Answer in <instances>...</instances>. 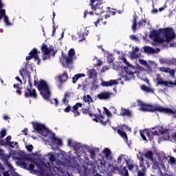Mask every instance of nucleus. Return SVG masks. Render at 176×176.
<instances>
[{
	"instance_id": "nucleus-1",
	"label": "nucleus",
	"mask_w": 176,
	"mask_h": 176,
	"mask_svg": "<svg viewBox=\"0 0 176 176\" xmlns=\"http://www.w3.org/2000/svg\"><path fill=\"white\" fill-rule=\"evenodd\" d=\"M138 105L140 107V111L142 112H163L168 115H175V111L173 109L160 107L159 104H148L142 100H138Z\"/></svg>"
},
{
	"instance_id": "nucleus-2",
	"label": "nucleus",
	"mask_w": 176,
	"mask_h": 176,
	"mask_svg": "<svg viewBox=\"0 0 176 176\" xmlns=\"http://www.w3.org/2000/svg\"><path fill=\"white\" fill-rule=\"evenodd\" d=\"M37 89L40 92L41 96H42L44 100H47L50 101L51 104H55L56 107H58V100L57 98L50 99V96L52 94L50 92V89H49V85H47V82L44 80H40L38 85H37Z\"/></svg>"
},
{
	"instance_id": "nucleus-3",
	"label": "nucleus",
	"mask_w": 176,
	"mask_h": 176,
	"mask_svg": "<svg viewBox=\"0 0 176 176\" xmlns=\"http://www.w3.org/2000/svg\"><path fill=\"white\" fill-rule=\"evenodd\" d=\"M89 6H91V10L94 12V19H96V21L94 22L95 26H98V23L102 21V24L105 25L107 24V21H104V19L100 17L102 13H105V10H104V6H102V3H96V0H91L89 3Z\"/></svg>"
},
{
	"instance_id": "nucleus-4",
	"label": "nucleus",
	"mask_w": 176,
	"mask_h": 176,
	"mask_svg": "<svg viewBox=\"0 0 176 176\" xmlns=\"http://www.w3.org/2000/svg\"><path fill=\"white\" fill-rule=\"evenodd\" d=\"M120 60H122L123 63L126 65V66L124 67V72L126 74L125 76V80H131V79H135V76H134V74H135L137 75L139 74L138 70L131 65V64L129 63L125 57L122 56Z\"/></svg>"
},
{
	"instance_id": "nucleus-5",
	"label": "nucleus",
	"mask_w": 176,
	"mask_h": 176,
	"mask_svg": "<svg viewBox=\"0 0 176 176\" xmlns=\"http://www.w3.org/2000/svg\"><path fill=\"white\" fill-rule=\"evenodd\" d=\"M82 113L84 115H89L90 118H93V116H95L94 118L92 120L96 122V123H101L103 126H105L108 122H109V119L105 120V117L102 115H96L94 114L93 112H91V110H90V108H82L81 109Z\"/></svg>"
},
{
	"instance_id": "nucleus-6",
	"label": "nucleus",
	"mask_w": 176,
	"mask_h": 176,
	"mask_svg": "<svg viewBox=\"0 0 176 176\" xmlns=\"http://www.w3.org/2000/svg\"><path fill=\"white\" fill-rule=\"evenodd\" d=\"M159 31L160 34L163 35L164 42L169 43V42H171L173 39L175 38V33H174L173 28H165L160 29Z\"/></svg>"
},
{
	"instance_id": "nucleus-7",
	"label": "nucleus",
	"mask_w": 176,
	"mask_h": 176,
	"mask_svg": "<svg viewBox=\"0 0 176 176\" xmlns=\"http://www.w3.org/2000/svg\"><path fill=\"white\" fill-rule=\"evenodd\" d=\"M33 129L38 134H41L43 137H47L49 134V129L46 128V126L39 122H32Z\"/></svg>"
},
{
	"instance_id": "nucleus-8",
	"label": "nucleus",
	"mask_w": 176,
	"mask_h": 176,
	"mask_svg": "<svg viewBox=\"0 0 176 176\" xmlns=\"http://www.w3.org/2000/svg\"><path fill=\"white\" fill-rule=\"evenodd\" d=\"M159 34H160V32H157V30H153L150 32L149 37L154 38V46H160V45H164V38L160 37V36H159Z\"/></svg>"
},
{
	"instance_id": "nucleus-9",
	"label": "nucleus",
	"mask_w": 176,
	"mask_h": 176,
	"mask_svg": "<svg viewBox=\"0 0 176 176\" xmlns=\"http://www.w3.org/2000/svg\"><path fill=\"white\" fill-rule=\"evenodd\" d=\"M140 133L143 141H146V137H148L149 141H153V135H159L157 131H152L146 129L143 131H140ZM145 135H146V137H145Z\"/></svg>"
},
{
	"instance_id": "nucleus-10",
	"label": "nucleus",
	"mask_w": 176,
	"mask_h": 176,
	"mask_svg": "<svg viewBox=\"0 0 176 176\" xmlns=\"http://www.w3.org/2000/svg\"><path fill=\"white\" fill-rule=\"evenodd\" d=\"M32 71V65H30V62L27 61L25 65L19 70V74L23 78H28L30 79L31 78V74H30V70Z\"/></svg>"
},
{
	"instance_id": "nucleus-11",
	"label": "nucleus",
	"mask_w": 176,
	"mask_h": 176,
	"mask_svg": "<svg viewBox=\"0 0 176 176\" xmlns=\"http://www.w3.org/2000/svg\"><path fill=\"white\" fill-rule=\"evenodd\" d=\"M54 47L51 45L49 48L47 45L45 43H43L41 46V52L43 53V60H49L50 58V53L53 52Z\"/></svg>"
},
{
	"instance_id": "nucleus-12",
	"label": "nucleus",
	"mask_w": 176,
	"mask_h": 176,
	"mask_svg": "<svg viewBox=\"0 0 176 176\" xmlns=\"http://www.w3.org/2000/svg\"><path fill=\"white\" fill-rule=\"evenodd\" d=\"M25 97L26 98H37L36 91L32 88H25Z\"/></svg>"
},
{
	"instance_id": "nucleus-13",
	"label": "nucleus",
	"mask_w": 176,
	"mask_h": 176,
	"mask_svg": "<svg viewBox=\"0 0 176 176\" xmlns=\"http://www.w3.org/2000/svg\"><path fill=\"white\" fill-rule=\"evenodd\" d=\"M74 56H75V50L72 48L68 52V56H63L64 60L66 61L67 65H69L74 61Z\"/></svg>"
},
{
	"instance_id": "nucleus-14",
	"label": "nucleus",
	"mask_w": 176,
	"mask_h": 176,
	"mask_svg": "<svg viewBox=\"0 0 176 176\" xmlns=\"http://www.w3.org/2000/svg\"><path fill=\"white\" fill-rule=\"evenodd\" d=\"M38 53V50L36 48H33L29 53V56H32L34 61H37V65H39V64H41V58H39Z\"/></svg>"
},
{
	"instance_id": "nucleus-15",
	"label": "nucleus",
	"mask_w": 176,
	"mask_h": 176,
	"mask_svg": "<svg viewBox=\"0 0 176 176\" xmlns=\"http://www.w3.org/2000/svg\"><path fill=\"white\" fill-rule=\"evenodd\" d=\"M12 140V136L11 135H8L6 138V145H9V146L10 148H16V149H17V148H19V143L17 142H10V140Z\"/></svg>"
},
{
	"instance_id": "nucleus-16",
	"label": "nucleus",
	"mask_w": 176,
	"mask_h": 176,
	"mask_svg": "<svg viewBox=\"0 0 176 176\" xmlns=\"http://www.w3.org/2000/svg\"><path fill=\"white\" fill-rule=\"evenodd\" d=\"M160 71H161V72H164L165 74H170L172 78L175 76V70L171 69L170 67H160Z\"/></svg>"
},
{
	"instance_id": "nucleus-17",
	"label": "nucleus",
	"mask_w": 176,
	"mask_h": 176,
	"mask_svg": "<svg viewBox=\"0 0 176 176\" xmlns=\"http://www.w3.org/2000/svg\"><path fill=\"white\" fill-rule=\"evenodd\" d=\"M19 163L21 166H23V168H25V170H28L29 171H35L34 170V168H35V166L34 165V164H30L28 165L27 163L23 161H20Z\"/></svg>"
},
{
	"instance_id": "nucleus-18",
	"label": "nucleus",
	"mask_w": 176,
	"mask_h": 176,
	"mask_svg": "<svg viewBox=\"0 0 176 176\" xmlns=\"http://www.w3.org/2000/svg\"><path fill=\"white\" fill-rule=\"evenodd\" d=\"M111 96H112V94L110 92H102L98 94V98L99 100H108L111 98Z\"/></svg>"
},
{
	"instance_id": "nucleus-19",
	"label": "nucleus",
	"mask_w": 176,
	"mask_h": 176,
	"mask_svg": "<svg viewBox=\"0 0 176 176\" xmlns=\"http://www.w3.org/2000/svg\"><path fill=\"white\" fill-rule=\"evenodd\" d=\"M68 74L67 73V72H63V74H60L58 76V81L60 82V83H65V82L66 80H68Z\"/></svg>"
},
{
	"instance_id": "nucleus-20",
	"label": "nucleus",
	"mask_w": 176,
	"mask_h": 176,
	"mask_svg": "<svg viewBox=\"0 0 176 176\" xmlns=\"http://www.w3.org/2000/svg\"><path fill=\"white\" fill-rule=\"evenodd\" d=\"M118 80H110L109 81H103L102 82V86L108 87L109 86H113V85H118Z\"/></svg>"
},
{
	"instance_id": "nucleus-21",
	"label": "nucleus",
	"mask_w": 176,
	"mask_h": 176,
	"mask_svg": "<svg viewBox=\"0 0 176 176\" xmlns=\"http://www.w3.org/2000/svg\"><path fill=\"white\" fill-rule=\"evenodd\" d=\"M103 153L106 159H109L110 160L112 159V152L111 151V149L105 148L103 151Z\"/></svg>"
},
{
	"instance_id": "nucleus-22",
	"label": "nucleus",
	"mask_w": 176,
	"mask_h": 176,
	"mask_svg": "<svg viewBox=\"0 0 176 176\" xmlns=\"http://www.w3.org/2000/svg\"><path fill=\"white\" fill-rule=\"evenodd\" d=\"M120 115V116H128L129 118H131V111H130V110H129V109L122 108Z\"/></svg>"
},
{
	"instance_id": "nucleus-23",
	"label": "nucleus",
	"mask_w": 176,
	"mask_h": 176,
	"mask_svg": "<svg viewBox=\"0 0 176 176\" xmlns=\"http://www.w3.org/2000/svg\"><path fill=\"white\" fill-rule=\"evenodd\" d=\"M52 140H53L58 146H63V141H61L60 139L57 138L54 133H52Z\"/></svg>"
},
{
	"instance_id": "nucleus-24",
	"label": "nucleus",
	"mask_w": 176,
	"mask_h": 176,
	"mask_svg": "<svg viewBox=\"0 0 176 176\" xmlns=\"http://www.w3.org/2000/svg\"><path fill=\"white\" fill-rule=\"evenodd\" d=\"M137 52H140V48H138V47H135V50L131 53V58H139L140 55L136 53Z\"/></svg>"
},
{
	"instance_id": "nucleus-25",
	"label": "nucleus",
	"mask_w": 176,
	"mask_h": 176,
	"mask_svg": "<svg viewBox=\"0 0 176 176\" xmlns=\"http://www.w3.org/2000/svg\"><path fill=\"white\" fill-rule=\"evenodd\" d=\"M153 155L154 153L152 151H148L146 153H144L145 157H146V159H149L151 162H153Z\"/></svg>"
},
{
	"instance_id": "nucleus-26",
	"label": "nucleus",
	"mask_w": 176,
	"mask_h": 176,
	"mask_svg": "<svg viewBox=\"0 0 176 176\" xmlns=\"http://www.w3.org/2000/svg\"><path fill=\"white\" fill-rule=\"evenodd\" d=\"M161 134L163 135V134H165L163 136L164 140H170V133H168V129H164L161 131Z\"/></svg>"
},
{
	"instance_id": "nucleus-27",
	"label": "nucleus",
	"mask_w": 176,
	"mask_h": 176,
	"mask_svg": "<svg viewBox=\"0 0 176 176\" xmlns=\"http://www.w3.org/2000/svg\"><path fill=\"white\" fill-rule=\"evenodd\" d=\"M85 76V74H77L72 78V82L76 83V81H78L80 79V78H83Z\"/></svg>"
},
{
	"instance_id": "nucleus-28",
	"label": "nucleus",
	"mask_w": 176,
	"mask_h": 176,
	"mask_svg": "<svg viewBox=\"0 0 176 176\" xmlns=\"http://www.w3.org/2000/svg\"><path fill=\"white\" fill-rule=\"evenodd\" d=\"M83 101H84V102H87L89 104H91V102H93V98H91V96L89 94L84 95L83 96Z\"/></svg>"
},
{
	"instance_id": "nucleus-29",
	"label": "nucleus",
	"mask_w": 176,
	"mask_h": 176,
	"mask_svg": "<svg viewBox=\"0 0 176 176\" xmlns=\"http://www.w3.org/2000/svg\"><path fill=\"white\" fill-rule=\"evenodd\" d=\"M144 52L154 54V53H156V50L154 48H152L151 47L146 46V47H144Z\"/></svg>"
},
{
	"instance_id": "nucleus-30",
	"label": "nucleus",
	"mask_w": 176,
	"mask_h": 176,
	"mask_svg": "<svg viewBox=\"0 0 176 176\" xmlns=\"http://www.w3.org/2000/svg\"><path fill=\"white\" fill-rule=\"evenodd\" d=\"M117 133L122 137V138H124V140H127V134L124 131H122L120 129L117 130Z\"/></svg>"
},
{
	"instance_id": "nucleus-31",
	"label": "nucleus",
	"mask_w": 176,
	"mask_h": 176,
	"mask_svg": "<svg viewBox=\"0 0 176 176\" xmlns=\"http://www.w3.org/2000/svg\"><path fill=\"white\" fill-rule=\"evenodd\" d=\"M67 97H69V94L68 93H65L63 98L62 100L63 104H65V105H68V103L69 102V100H68L67 99Z\"/></svg>"
},
{
	"instance_id": "nucleus-32",
	"label": "nucleus",
	"mask_w": 176,
	"mask_h": 176,
	"mask_svg": "<svg viewBox=\"0 0 176 176\" xmlns=\"http://www.w3.org/2000/svg\"><path fill=\"white\" fill-rule=\"evenodd\" d=\"M82 103L80 102H77L76 104H75L73 107H72V109L71 110L72 112V111H78V109H79V108H82Z\"/></svg>"
},
{
	"instance_id": "nucleus-33",
	"label": "nucleus",
	"mask_w": 176,
	"mask_h": 176,
	"mask_svg": "<svg viewBox=\"0 0 176 176\" xmlns=\"http://www.w3.org/2000/svg\"><path fill=\"white\" fill-rule=\"evenodd\" d=\"M89 78H94V76H96L97 72H96V69H91L88 72Z\"/></svg>"
},
{
	"instance_id": "nucleus-34",
	"label": "nucleus",
	"mask_w": 176,
	"mask_h": 176,
	"mask_svg": "<svg viewBox=\"0 0 176 176\" xmlns=\"http://www.w3.org/2000/svg\"><path fill=\"white\" fill-rule=\"evenodd\" d=\"M142 90H143V91H146V93H151V91H152V89L146 85H142Z\"/></svg>"
},
{
	"instance_id": "nucleus-35",
	"label": "nucleus",
	"mask_w": 176,
	"mask_h": 176,
	"mask_svg": "<svg viewBox=\"0 0 176 176\" xmlns=\"http://www.w3.org/2000/svg\"><path fill=\"white\" fill-rule=\"evenodd\" d=\"M3 17L4 19V23L6 25H12V23L9 22V17L6 16V14H4Z\"/></svg>"
},
{
	"instance_id": "nucleus-36",
	"label": "nucleus",
	"mask_w": 176,
	"mask_h": 176,
	"mask_svg": "<svg viewBox=\"0 0 176 176\" xmlns=\"http://www.w3.org/2000/svg\"><path fill=\"white\" fill-rule=\"evenodd\" d=\"M132 29L133 31L137 30V18H135V16H134L133 19Z\"/></svg>"
},
{
	"instance_id": "nucleus-37",
	"label": "nucleus",
	"mask_w": 176,
	"mask_h": 176,
	"mask_svg": "<svg viewBox=\"0 0 176 176\" xmlns=\"http://www.w3.org/2000/svg\"><path fill=\"white\" fill-rule=\"evenodd\" d=\"M138 24L139 27H145V25H146V19H142L138 22Z\"/></svg>"
},
{
	"instance_id": "nucleus-38",
	"label": "nucleus",
	"mask_w": 176,
	"mask_h": 176,
	"mask_svg": "<svg viewBox=\"0 0 176 176\" xmlns=\"http://www.w3.org/2000/svg\"><path fill=\"white\" fill-rule=\"evenodd\" d=\"M88 14H91V15H93V17H94V12H89V10H86L85 12H84V19H86L87 17V15Z\"/></svg>"
},
{
	"instance_id": "nucleus-39",
	"label": "nucleus",
	"mask_w": 176,
	"mask_h": 176,
	"mask_svg": "<svg viewBox=\"0 0 176 176\" xmlns=\"http://www.w3.org/2000/svg\"><path fill=\"white\" fill-rule=\"evenodd\" d=\"M88 152L90 153L91 155V158L94 159V157H96V151L90 148Z\"/></svg>"
},
{
	"instance_id": "nucleus-40",
	"label": "nucleus",
	"mask_w": 176,
	"mask_h": 176,
	"mask_svg": "<svg viewBox=\"0 0 176 176\" xmlns=\"http://www.w3.org/2000/svg\"><path fill=\"white\" fill-rule=\"evenodd\" d=\"M0 156L3 157L4 162H6V161L9 160V159H10V155H5V154H3V153H2L1 155H0Z\"/></svg>"
},
{
	"instance_id": "nucleus-41",
	"label": "nucleus",
	"mask_w": 176,
	"mask_h": 176,
	"mask_svg": "<svg viewBox=\"0 0 176 176\" xmlns=\"http://www.w3.org/2000/svg\"><path fill=\"white\" fill-rule=\"evenodd\" d=\"M6 13V10H0V21H1V20H2V18L5 16Z\"/></svg>"
},
{
	"instance_id": "nucleus-42",
	"label": "nucleus",
	"mask_w": 176,
	"mask_h": 176,
	"mask_svg": "<svg viewBox=\"0 0 176 176\" xmlns=\"http://www.w3.org/2000/svg\"><path fill=\"white\" fill-rule=\"evenodd\" d=\"M140 167H142V171H146V167H145V164H144V161L140 162Z\"/></svg>"
},
{
	"instance_id": "nucleus-43",
	"label": "nucleus",
	"mask_w": 176,
	"mask_h": 176,
	"mask_svg": "<svg viewBox=\"0 0 176 176\" xmlns=\"http://www.w3.org/2000/svg\"><path fill=\"white\" fill-rule=\"evenodd\" d=\"M104 111L107 115V116H112V114L111 113V111L107 107H103Z\"/></svg>"
},
{
	"instance_id": "nucleus-44",
	"label": "nucleus",
	"mask_w": 176,
	"mask_h": 176,
	"mask_svg": "<svg viewBox=\"0 0 176 176\" xmlns=\"http://www.w3.org/2000/svg\"><path fill=\"white\" fill-rule=\"evenodd\" d=\"M0 135L1 138H3V137H5L6 135V129H2L0 131Z\"/></svg>"
},
{
	"instance_id": "nucleus-45",
	"label": "nucleus",
	"mask_w": 176,
	"mask_h": 176,
	"mask_svg": "<svg viewBox=\"0 0 176 176\" xmlns=\"http://www.w3.org/2000/svg\"><path fill=\"white\" fill-rule=\"evenodd\" d=\"M153 168H154L155 170L159 168V163L157 161H154L153 164Z\"/></svg>"
},
{
	"instance_id": "nucleus-46",
	"label": "nucleus",
	"mask_w": 176,
	"mask_h": 176,
	"mask_svg": "<svg viewBox=\"0 0 176 176\" xmlns=\"http://www.w3.org/2000/svg\"><path fill=\"white\" fill-rule=\"evenodd\" d=\"M38 170H39L40 174H45V167L39 166Z\"/></svg>"
},
{
	"instance_id": "nucleus-47",
	"label": "nucleus",
	"mask_w": 176,
	"mask_h": 176,
	"mask_svg": "<svg viewBox=\"0 0 176 176\" xmlns=\"http://www.w3.org/2000/svg\"><path fill=\"white\" fill-rule=\"evenodd\" d=\"M139 63L142 65H148V63L146 62V60H142V59H139Z\"/></svg>"
},
{
	"instance_id": "nucleus-48",
	"label": "nucleus",
	"mask_w": 176,
	"mask_h": 176,
	"mask_svg": "<svg viewBox=\"0 0 176 176\" xmlns=\"http://www.w3.org/2000/svg\"><path fill=\"white\" fill-rule=\"evenodd\" d=\"M26 148L28 152H32V149H34V146H32V144H30L26 146Z\"/></svg>"
},
{
	"instance_id": "nucleus-49",
	"label": "nucleus",
	"mask_w": 176,
	"mask_h": 176,
	"mask_svg": "<svg viewBox=\"0 0 176 176\" xmlns=\"http://www.w3.org/2000/svg\"><path fill=\"white\" fill-rule=\"evenodd\" d=\"M28 85H29L27 87V88L32 89V82H31V77L28 78Z\"/></svg>"
},
{
	"instance_id": "nucleus-50",
	"label": "nucleus",
	"mask_w": 176,
	"mask_h": 176,
	"mask_svg": "<svg viewBox=\"0 0 176 176\" xmlns=\"http://www.w3.org/2000/svg\"><path fill=\"white\" fill-rule=\"evenodd\" d=\"M71 106L70 105H67V107L64 109V111L66 112L67 113H68V112H69V111H72V109H71Z\"/></svg>"
},
{
	"instance_id": "nucleus-51",
	"label": "nucleus",
	"mask_w": 176,
	"mask_h": 176,
	"mask_svg": "<svg viewBox=\"0 0 176 176\" xmlns=\"http://www.w3.org/2000/svg\"><path fill=\"white\" fill-rule=\"evenodd\" d=\"M73 113H74V116H79V115H80V113L79 112V111L78 110H72Z\"/></svg>"
},
{
	"instance_id": "nucleus-52",
	"label": "nucleus",
	"mask_w": 176,
	"mask_h": 176,
	"mask_svg": "<svg viewBox=\"0 0 176 176\" xmlns=\"http://www.w3.org/2000/svg\"><path fill=\"white\" fill-rule=\"evenodd\" d=\"M138 176H145V171H144V170H139L138 172Z\"/></svg>"
},
{
	"instance_id": "nucleus-53",
	"label": "nucleus",
	"mask_w": 176,
	"mask_h": 176,
	"mask_svg": "<svg viewBox=\"0 0 176 176\" xmlns=\"http://www.w3.org/2000/svg\"><path fill=\"white\" fill-rule=\"evenodd\" d=\"M123 155H120L118 157V163L119 164H122V159H123Z\"/></svg>"
},
{
	"instance_id": "nucleus-54",
	"label": "nucleus",
	"mask_w": 176,
	"mask_h": 176,
	"mask_svg": "<svg viewBox=\"0 0 176 176\" xmlns=\"http://www.w3.org/2000/svg\"><path fill=\"white\" fill-rule=\"evenodd\" d=\"M169 160L171 164H175V158L170 157Z\"/></svg>"
},
{
	"instance_id": "nucleus-55",
	"label": "nucleus",
	"mask_w": 176,
	"mask_h": 176,
	"mask_svg": "<svg viewBox=\"0 0 176 176\" xmlns=\"http://www.w3.org/2000/svg\"><path fill=\"white\" fill-rule=\"evenodd\" d=\"M50 161L51 162H56V157L54 155H51L50 157Z\"/></svg>"
},
{
	"instance_id": "nucleus-56",
	"label": "nucleus",
	"mask_w": 176,
	"mask_h": 176,
	"mask_svg": "<svg viewBox=\"0 0 176 176\" xmlns=\"http://www.w3.org/2000/svg\"><path fill=\"white\" fill-rule=\"evenodd\" d=\"M56 53H57V50H54V48L53 50L50 52V54L51 56H52V57H54Z\"/></svg>"
},
{
	"instance_id": "nucleus-57",
	"label": "nucleus",
	"mask_w": 176,
	"mask_h": 176,
	"mask_svg": "<svg viewBox=\"0 0 176 176\" xmlns=\"http://www.w3.org/2000/svg\"><path fill=\"white\" fill-rule=\"evenodd\" d=\"M2 174L3 176H10V174L9 173V170L2 172Z\"/></svg>"
},
{
	"instance_id": "nucleus-58",
	"label": "nucleus",
	"mask_w": 176,
	"mask_h": 176,
	"mask_svg": "<svg viewBox=\"0 0 176 176\" xmlns=\"http://www.w3.org/2000/svg\"><path fill=\"white\" fill-rule=\"evenodd\" d=\"M15 79L16 80H17V82H19V85H23V81L21 80V79H20V77L16 76Z\"/></svg>"
},
{
	"instance_id": "nucleus-59",
	"label": "nucleus",
	"mask_w": 176,
	"mask_h": 176,
	"mask_svg": "<svg viewBox=\"0 0 176 176\" xmlns=\"http://www.w3.org/2000/svg\"><path fill=\"white\" fill-rule=\"evenodd\" d=\"M16 93H17V94H21V87H19L16 88Z\"/></svg>"
},
{
	"instance_id": "nucleus-60",
	"label": "nucleus",
	"mask_w": 176,
	"mask_h": 176,
	"mask_svg": "<svg viewBox=\"0 0 176 176\" xmlns=\"http://www.w3.org/2000/svg\"><path fill=\"white\" fill-rule=\"evenodd\" d=\"M107 63L108 64H112V63H113V59H112V58H108Z\"/></svg>"
},
{
	"instance_id": "nucleus-61",
	"label": "nucleus",
	"mask_w": 176,
	"mask_h": 176,
	"mask_svg": "<svg viewBox=\"0 0 176 176\" xmlns=\"http://www.w3.org/2000/svg\"><path fill=\"white\" fill-rule=\"evenodd\" d=\"M32 58H34L31 55H29V56H26L25 60L30 61V60H32Z\"/></svg>"
},
{
	"instance_id": "nucleus-62",
	"label": "nucleus",
	"mask_w": 176,
	"mask_h": 176,
	"mask_svg": "<svg viewBox=\"0 0 176 176\" xmlns=\"http://www.w3.org/2000/svg\"><path fill=\"white\" fill-rule=\"evenodd\" d=\"M124 168V176H129V171H127L126 168Z\"/></svg>"
},
{
	"instance_id": "nucleus-63",
	"label": "nucleus",
	"mask_w": 176,
	"mask_h": 176,
	"mask_svg": "<svg viewBox=\"0 0 176 176\" xmlns=\"http://www.w3.org/2000/svg\"><path fill=\"white\" fill-rule=\"evenodd\" d=\"M111 109L113 111V113L116 114V108L115 107H111Z\"/></svg>"
},
{
	"instance_id": "nucleus-64",
	"label": "nucleus",
	"mask_w": 176,
	"mask_h": 176,
	"mask_svg": "<svg viewBox=\"0 0 176 176\" xmlns=\"http://www.w3.org/2000/svg\"><path fill=\"white\" fill-rule=\"evenodd\" d=\"M96 65L98 67H100V65H102V61H101V60H98Z\"/></svg>"
}]
</instances>
